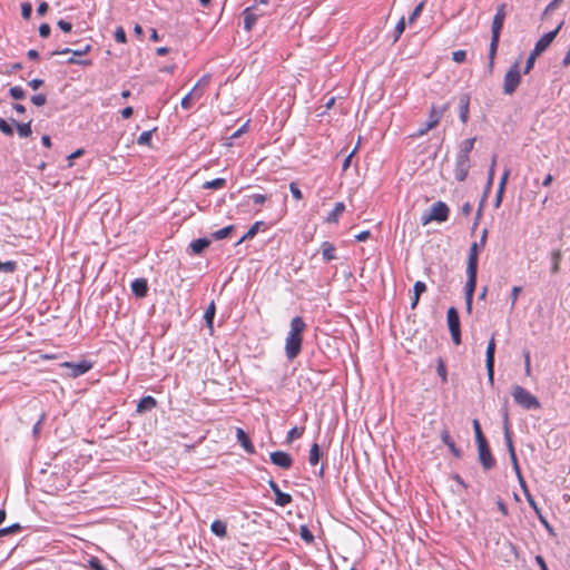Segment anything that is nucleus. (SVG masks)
I'll use <instances>...</instances> for the list:
<instances>
[{
  "mask_svg": "<svg viewBox=\"0 0 570 570\" xmlns=\"http://www.w3.org/2000/svg\"><path fill=\"white\" fill-rule=\"evenodd\" d=\"M156 406H157L156 399L154 396H151V395H147V396H142L139 400V402L137 404V407H136V411L138 413H145V412L151 411Z\"/></svg>",
  "mask_w": 570,
  "mask_h": 570,
  "instance_id": "nucleus-20",
  "label": "nucleus"
},
{
  "mask_svg": "<svg viewBox=\"0 0 570 570\" xmlns=\"http://www.w3.org/2000/svg\"><path fill=\"white\" fill-rule=\"evenodd\" d=\"M257 20V16L254 13H250V8H246L244 10V28L249 31L252 30L253 26L255 24Z\"/></svg>",
  "mask_w": 570,
  "mask_h": 570,
  "instance_id": "nucleus-34",
  "label": "nucleus"
},
{
  "mask_svg": "<svg viewBox=\"0 0 570 570\" xmlns=\"http://www.w3.org/2000/svg\"><path fill=\"white\" fill-rule=\"evenodd\" d=\"M249 198L254 202L256 205H262L267 200V196L263 194H253L249 196Z\"/></svg>",
  "mask_w": 570,
  "mask_h": 570,
  "instance_id": "nucleus-62",
  "label": "nucleus"
},
{
  "mask_svg": "<svg viewBox=\"0 0 570 570\" xmlns=\"http://www.w3.org/2000/svg\"><path fill=\"white\" fill-rule=\"evenodd\" d=\"M472 425H473V430H474L475 442L478 443L480 441L487 440L482 432L480 422L476 419L473 420Z\"/></svg>",
  "mask_w": 570,
  "mask_h": 570,
  "instance_id": "nucleus-45",
  "label": "nucleus"
},
{
  "mask_svg": "<svg viewBox=\"0 0 570 570\" xmlns=\"http://www.w3.org/2000/svg\"><path fill=\"white\" fill-rule=\"evenodd\" d=\"M30 100L35 106L40 107L47 102V96L45 94L33 95V96H31Z\"/></svg>",
  "mask_w": 570,
  "mask_h": 570,
  "instance_id": "nucleus-51",
  "label": "nucleus"
},
{
  "mask_svg": "<svg viewBox=\"0 0 570 570\" xmlns=\"http://www.w3.org/2000/svg\"><path fill=\"white\" fill-rule=\"evenodd\" d=\"M0 131L6 136H12L13 127L6 119L0 118Z\"/></svg>",
  "mask_w": 570,
  "mask_h": 570,
  "instance_id": "nucleus-47",
  "label": "nucleus"
},
{
  "mask_svg": "<svg viewBox=\"0 0 570 570\" xmlns=\"http://www.w3.org/2000/svg\"><path fill=\"white\" fill-rule=\"evenodd\" d=\"M271 462L282 469H289L293 464L292 456L284 452V451H275L272 452L271 455Z\"/></svg>",
  "mask_w": 570,
  "mask_h": 570,
  "instance_id": "nucleus-13",
  "label": "nucleus"
},
{
  "mask_svg": "<svg viewBox=\"0 0 570 570\" xmlns=\"http://www.w3.org/2000/svg\"><path fill=\"white\" fill-rule=\"evenodd\" d=\"M226 184V179L225 178H215L213 180H209V181H206L203 187L205 189H219L222 187H224Z\"/></svg>",
  "mask_w": 570,
  "mask_h": 570,
  "instance_id": "nucleus-38",
  "label": "nucleus"
},
{
  "mask_svg": "<svg viewBox=\"0 0 570 570\" xmlns=\"http://www.w3.org/2000/svg\"><path fill=\"white\" fill-rule=\"evenodd\" d=\"M131 291L138 298H142L148 293V282L146 278H136L131 282Z\"/></svg>",
  "mask_w": 570,
  "mask_h": 570,
  "instance_id": "nucleus-19",
  "label": "nucleus"
},
{
  "mask_svg": "<svg viewBox=\"0 0 570 570\" xmlns=\"http://www.w3.org/2000/svg\"><path fill=\"white\" fill-rule=\"evenodd\" d=\"M405 29V20H404V17H402L399 22L396 23L395 28H394V38H393V42H396L399 40V38L401 37V35L403 33Z\"/></svg>",
  "mask_w": 570,
  "mask_h": 570,
  "instance_id": "nucleus-46",
  "label": "nucleus"
},
{
  "mask_svg": "<svg viewBox=\"0 0 570 570\" xmlns=\"http://www.w3.org/2000/svg\"><path fill=\"white\" fill-rule=\"evenodd\" d=\"M446 109V107L442 108L441 110H436V108L433 106L432 109H431V112H430V116H429V119L426 120V122L424 124V126H422L421 128H419L417 132L415 134V136L420 137V136H423L425 135L429 130L433 129L434 127L438 126V124L440 122V119L444 112V110Z\"/></svg>",
  "mask_w": 570,
  "mask_h": 570,
  "instance_id": "nucleus-11",
  "label": "nucleus"
},
{
  "mask_svg": "<svg viewBox=\"0 0 570 570\" xmlns=\"http://www.w3.org/2000/svg\"><path fill=\"white\" fill-rule=\"evenodd\" d=\"M12 125L16 126L18 135L22 138L29 137L32 134L31 121L19 124L14 119H11Z\"/></svg>",
  "mask_w": 570,
  "mask_h": 570,
  "instance_id": "nucleus-29",
  "label": "nucleus"
},
{
  "mask_svg": "<svg viewBox=\"0 0 570 570\" xmlns=\"http://www.w3.org/2000/svg\"><path fill=\"white\" fill-rule=\"evenodd\" d=\"M151 137H153V130L142 131L137 139V144L148 146V145H150Z\"/></svg>",
  "mask_w": 570,
  "mask_h": 570,
  "instance_id": "nucleus-44",
  "label": "nucleus"
},
{
  "mask_svg": "<svg viewBox=\"0 0 570 570\" xmlns=\"http://www.w3.org/2000/svg\"><path fill=\"white\" fill-rule=\"evenodd\" d=\"M495 160H497V156L493 157L492 164L489 168L488 181H487V186H485V190H484V195H483L484 198L487 197V194L491 189L492 184H493Z\"/></svg>",
  "mask_w": 570,
  "mask_h": 570,
  "instance_id": "nucleus-36",
  "label": "nucleus"
},
{
  "mask_svg": "<svg viewBox=\"0 0 570 570\" xmlns=\"http://www.w3.org/2000/svg\"><path fill=\"white\" fill-rule=\"evenodd\" d=\"M503 433H504V441H505V445H507L509 454L512 453V452H515L514 446H513V442H512V436H511L510 428H509V415H508V412H504V414H503Z\"/></svg>",
  "mask_w": 570,
  "mask_h": 570,
  "instance_id": "nucleus-23",
  "label": "nucleus"
},
{
  "mask_svg": "<svg viewBox=\"0 0 570 570\" xmlns=\"http://www.w3.org/2000/svg\"><path fill=\"white\" fill-rule=\"evenodd\" d=\"M18 264L14 261H7L2 263L0 261V271L4 273H14L17 271Z\"/></svg>",
  "mask_w": 570,
  "mask_h": 570,
  "instance_id": "nucleus-43",
  "label": "nucleus"
},
{
  "mask_svg": "<svg viewBox=\"0 0 570 570\" xmlns=\"http://www.w3.org/2000/svg\"><path fill=\"white\" fill-rule=\"evenodd\" d=\"M51 28L48 23H41L39 26V36L41 38H48L50 36Z\"/></svg>",
  "mask_w": 570,
  "mask_h": 570,
  "instance_id": "nucleus-59",
  "label": "nucleus"
},
{
  "mask_svg": "<svg viewBox=\"0 0 570 570\" xmlns=\"http://www.w3.org/2000/svg\"><path fill=\"white\" fill-rule=\"evenodd\" d=\"M478 269H466V283L464 286V297H473L476 288Z\"/></svg>",
  "mask_w": 570,
  "mask_h": 570,
  "instance_id": "nucleus-14",
  "label": "nucleus"
},
{
  "mask_svg": "<svg viewBox=\"0 0 570 570\" xmlns=\"http://www.w3.org/2000/svg\"><path fill=\"white\" fill-rule=\"evenodd\" d=\"M83 153H85V150H83L82 148H79V149L75 150L73 153H71V154L68 156V158H67V159H68V166H69V167H71V166H72V164H73V163H72V161H73V159H76V158H78V157L82 156V155H83Z\"/></svg>",
  "mask_w": 570,
  "mask_h": 570,
  "instance_id": "nucleus-60",
  "label": "nucleus"
},
{
  "mask_svg": "<svg viewBox=\"0 0 570 570\" xmlns=\"http://www.w3.org/2000/svg\"><path fill=\"white\" fill-rule=\"evenodd\" d=\"M291 330L285 340V354L286 357L292 361L298 356L302 350L303 332L306 324L301 316H295L291 321Z\"/></svg>",
  "mask_w": 570,
  "mask_h": 570,
  "instance_id": "nucleus-1",
  "label": "nucleus"
},
{
  "mask_svg": "<svg viewBox=\"0 0 570 570\" xmlns=\"http://www.w3.org/2000/svg\"><path fill=\"white\" fill-rule=\"evenodd\" d=\"M449 214V206L444 202L439 200L422 214L421 224L425 226L431 222L444 223L448 220Z\"/></svg>",
  "mask_w": 570,
  "mask_h": 570,
  "instance_id": "nucleus-5",
  "label": "nucleus"
},
{
  "mask_svg": "<svg viewBox=\"0 0 570 570\" xmlns=\"http://www.w3.org/2000/svg\"><path fill=\"white\" fill-rule=\"evenodd\" d=\"M299 537L306 543L314 542V534L311 532V530L308 529V527L306 524H302L299 527Z\"/></svg>",
  "mask_w": 570,
  "mask_h": 570,
  "instance_id": "nucleus-37",
  "label": "nucleus"
},
{
  "mask_svg": "<svg viewBox=\"0 0 570 570\" xmlns=\"http://www.w3.org/2000/svg\"><path fill=\"white\" fill-rule=\"evenodd\" d=\"M322 256L325 262H331L336 258L335 246L330 242L322 243Z\"/></svg>",
  "mask_w": 570,
  "mask_h": 570,
  "instance_id": "nucleus-25",
  "label": "nucleus"
},
{
  "mask_svg": "<svg viewBox=\"0 0 570 570\" xmlns=\"http://www.w3.org/2000/svg\"><path fill=\"white\" fill-rule=\"evenodd\" d=\"M562 26H563V21H561L554 30L544 33L535 42L533 50L530 52V55H529V57H528V59L525 61V66L523 68V73L524 75L530 72V70L534 66L537 57L540 56L543 51H546L548 49V47L554 40V38L557 37V35L560 31V29L562 28Z\"/></svg>",
  "mask_w": 570,
  "mask_h": 570,
  "instance_id": "nucleus-3",
  "label": "nucleus"
},
{
  "mask_svg": "<svg viewBox=\"0 0 570 570\" xmlns=\"http://www.w3.org/2000/svg\"><path fill=\"white\" fill-rule=\"evenodd\" d=\"M345 205L343 203H336L334 208L328 213L326 217L327 223H337L338 216L344 212Z\"/></svg>",
  "mask_w": 570,
  "mask_h": 570,
  "instance_id": "nucleus-30",
  "label": "nucleus"
},
{
  "mask_svg": "<svg viewBox=\"0 0 570 570\" xmlns=\"http://www.w3.org/2000/svg\"><path fill=\"white\" fill-rule=\"evenodd\" d=\"M62 366L70 370L71 377H78L89 372L92 368L94 363L82 360L80 362H65L62 363Z\"/></svg>",
  "mask_w": 570,
  "mask_h": 570,
  "instance_id": "nucleus-9",
  "label": "nucleus"
},
{
  "mask_svg": "<svg viewBox=\"0 0 570 570\" xmlns=\"http://www.w3.org/2000/svg\"><path fill=\"white\" fill-rule=\"evenodd\" d=\"M304 432V428H297V426H294L292 428L288 433H287V436H286V443H292L295 439H298L302 436Z\"/></svg>",
  "mask_w": 570,
  "mask_h": 570,
  "instance_id": "nucleus-39",
  "label": "nucleus"
},
{
  "mask_svg": "<svg viewBox=\"0 0 570 570\" xmlns=\"http://www.w3.org/2000/svg\"><path fill=\"white\" fill-rule=\"evenodd\" d=\"M423 7H424V2H420L415 8L414 10L412 11V13L410 14L409 17V22L412 23L416 20V18L421 14L422 10H423Z\"/></svg>",
  "mask_w": 570,
  "mask_h": 570,
  "instance_id": "nucleus-52",
  "label": "nucleus"
},
{
  "mask_svg": "<svg viewBox=\"0 0 570 570\" xmlns=\"http://www.w3.org/2000/svg\"><path fill=\"white\" fill-rule=\"evenodd\" d=\"M509 176H510V169H509V168H507V169L503 171V174H502V176H501V178H500L499 186H498V188H499V189H501V191H504V190H505V186H507V181H508V179H509Z\"/></svg>",
  "mask_w": 570,
  "mask_h": 570,
  "instance_id": "nucleus-57",
  "label": "nucleus"
},
{
  "mask_svg": "<svg viewBox=\"0 0 570 570\" xmlns=\"http://www.w3.org/2000/svg\"><path fill=\"white\" fill-rule=\"evenodd\" d=\"M90 50H91V46L90 45H86V46L77 48V49L63 48V49H60V50H55V51H52L50 53V56L71 53L72 56L67 59V61H66L67 63H69V65H80V66H90L91 65V60H89V59H83V60L76 59V57H81L83 55H87Z\"/></svg>",
  "mask_w": 570,
  "mask_h": 570,
  "instance_id": "nucleus-6",
  "label": "nucleus"
},
{
  "mask_svg": "<svg viewBox=\"0 0 570 570\" xmlns=\"http://www.w3.org/2000/svg\"><path fill=\"white\" fill-rule=\"evenodd\" d=\"M323 456V452L320 448V445L315 442L312 444L311 449H309V454H308V462L311 465H316L318 464L321 458Z\"/></svg>",
  "mask_w": 570,
  "mask_h": 570,
  "instance_id": "nucleus-26",
  "label": "nucleus"
},
{
  "mask_svg": "<svg viewBox=\"0 0 570 570\" xmlns=\"http://www.w3.org/2000/svg\"><path fill=\"white\" fill-rule=\"evenodd\" d=\"M57 26L63 31V32H70L72 30V24L66 20L60 19L57 22Z\"/></svg>",
  "mask_w": 570,
  "mask_h": 570,
  "instance_id": "nucleus-63",
  "label": "nucleus"
},
{
  "mask_svg": "<svg viewBox=\"0 0 570 570\" xmlns=\"http://www.w3.org/2000/svg\"><path fill=\"white\" fill-rule=\"evenodd\" d=\"M234 228H235L234 225H228V226H226V227H224L222 229H218V230L214 232L212 234V236L216 240L224 239V238L228 237L232 234Z\"/></svg>",
  "mask_w": 570,
  "mask_h": 570,
  "instance_id": "nucleus-35",
  "label": "nucleus"
},
{
  "mask_svg": "<svg viewBox=\"0 0 570 570\" xmlns=\"http://www.w3.org/2000/svg\"><path fill=\"white\" fill-rule=\"evenodd\" d=\"M21 530H22V527H21L20 523H13V524H11L9 527L0 529V538L4 537V535L12 534V533H17V532H19Z\"/></svg>",
  "mask_w": 570,
  "mask_h": 570,
  "instance_id": "nucleus-42",
  "label": "nucleus"
},
{
  "mask_svg": "<svg viewBox=\"0 0 570 570\" xmlns=\"http://www.w3.org/2000/svg\"><path fill=\"white\" fill-rule=\"evenodd\" d=\"M446 322L449 331L461 328L459 312L455 307H449L446 312Z\"/></svg>",
  "mask_w": 570,
  "mask_h": 570,
  "instance_id": "nucleus-21",
  "label": "nucleus"
},
{
  "mask_svg": "<svg viewBox=\"0 0 570 570\" xmlns=\"http://www.w3.org/2000/svg\"><path fill=\"white\" fill-rule=\"evenodd\" d=\"M115 40L120 43H125L127 41V36L122 27H118L115 31Z\"/></svg>",
  "mask_w": 570,
  "mask_h": 570,
  "instance_id": "nucleus-53",
  "label": "nucleus"
},
{
  "mask_svg": "<svg viewBox=\"0 0 570 570\" xmlns=\"http://www.w3.org/2000/svg\"><path fill=\"white\" fill-rule=\"evenodd\" d=\"M267 483H268L269 489L275 494V504L276 505L286 507L289 503H292V501H293L292 495L289 493H285V492L281 491L278 484L273 479H269Z\"/></svg>",
  "mask_w": 570,
  "mask_h": 570,
  "instance_id": "nucleus-12",
  "label": "nucleus"
},
{
  "mask_svg": "<svg viewBox=\"0 0 570 570\" xmlns=\"http://www.w3.org/2000/svg\"><path fill=\"white\" fill-rule=\"evenodd\" d=\"M469 107H470V95L462 94L459 97V117L463 124L468 122L469 119Z\"/></svg>",
  "mask_w": 570,
  "mask_h": 570,
  "instance_id": "nucleus-17",
  "label": "nucleus"
},
{
  "mask_svg": "<svg viewBox=\"0 0 570 570\" xmlns=\"http://www.w3.org/2000/svg\"><path fill=\"white\" fill-rule=\"evenodd\" d=\"M426 292V285L422 281H416L413 286V295L421 297Z\"/></svg>",
  "mask_w": 570,
  "mask_h": 570,
  "instance_id": "nucleus-48",
  "label": "nucleus"
},
{
  "mask_svg": "<svg viewBox=\"0 0 570 570\" xmlns=\"http://www.w3.org/2000/svg\"><path fill=\"white\" fill-rule=\"evenodd\" d=\"M215 313H216V307H215V303L212 302L205 313H204V320H205V323L206 325L210 328V331H213V327H214V318H215Z\"/></svg>",
  "mask_w": 570,
  "mask_h": 570,
  "instance_id": "nucleus-31",
  "label": "nucleus"
},
{
  "mask_svg": "<svg viewBox=\"0 0 570 570\" xmlns=\"http://www.w3.org/2000/svg\"><path fill=\"white\" fill-rule=\"evenodd\" d=\"M495 341H494V335H492V337L490 338L489 343H488V346H487V351H485V364H489L490 367L494 366V362H495Z\"/></svg>",
  "mask_w": 570,
  "mask_h": 570,
  "instance_id": "nucleus-24",
  "label": "nucleus"
},
{
  "mask_svg": "<svg viewBox=\"0 0 570 570\" xmlns=\"http://www.w3.org/2000/svg\"><path fill=\"white\" fill-rule=\"evenodd\" d=\"M475 139H476L475 137H472V138H468V139L463 140L460 144L458 154L469 156V154L472 151V149L474 147Z\"/></svg>",
  "mask_w": 570,
  "mask_h": 570,
  "instance_id": "nucleus-33",
  "label": "nucleus"
},
{
  "mask_svg": "<svg viewBox=\"0 0 570 570\" xmlns=\"http://www.w3.org/2000/svg\"><path fill=\"white\" fill-rule=\"evenodd\" d=\"M193 95H196L198 97H200V94H196L195 92V88H193L180 101V106L184 108V109H189L191 104H190V99H191V96Z\"/></svg>",
  "mask_w": 570,
  "mask_h": 570,
  "instance_id": "nucleus-50",
  "label": "nucleus"
},
{
  "mask_svg": "<svg viewBox=\"0 0 570 570\" xmlns=\"http://www.w3.org/2000/svg\"><path fill=\"white\" fill-rule=\"evenodd\" d=\"M236 438H237V441L239 442V444L243 446V449L248 454H254L255 453L254 444L252 443L248 434L243 429L237 428V430H236Z\"/></svg>",
  "mask_w": 570,
  "mask_h": 570,
  "instance_id": "nucleus-18",
  "label": "nucleus"
},
{
  "mask_svg": "<svg viewBox=\"0 0 570 570\" xmlns=\"http://www.w3.org/2000/svg\"><path fill=\"white\" fill-rule=\"evenodd\" d=\"M480 248H482V247L480 246V244L478 242H473L470 245L468 262H466V269H478Z\"/></svg>",
  "mask_w": 570,
  "mask_h": 570,
  "instance_id": "nucleus-15",
  "label": "nucleus"
},
{
  "mask_svg": "<svg viewBox=\"0 0 570 570\" xmlns=\"http://www.w3.org/2000/svg\"><path fill=\"white\" fill-rule=\"evenodd\" d=\"M45 419H46V414L42 413L40 419L35 423V425L32 428V434L35 436H38L40 434L41 425H42V422L45 421Z\"/></svg>",
  "mask_w": 570,
  "mask_h": 570,
  "instance_id": "nucleus-58",
  "label": "nucleus"
},
{
  "mask_svg": "<svg viewBox=\"0 0 570 570\" xmlns=\"http://www.w3.org/2000/svg\"><path fill=\"white\" fill-rule=\"evenodd\" d=\"M562 253L560 249H553L551 253V274H557L560 271V261Z\"/></svg>",
  "mask_w": 570,
  "mask_h": 570,
  "instance_id": "nucleus-32",
  "label": "nucleus"
},
{
  "mask_svg": "<svg viewBox=\"0 0 570 570\" xmlns=\"http://www.w3.org/2000/svg\"><path fill=\"white\" fill-rule=\"evenodd\" d=\"M210 531L219 538H225L227 534V525L222 520H215L210 524Z\"/></svg>",
  "mask_w": 570,
  "mask_h": 570,
  "instance_id": "nucleus-27",
  "label": "nucleus"
},
{
  "mask_svg": "<svg viewBox=\"0 0 570 570\" xmlns=\"http://www.w3.org/2000/svg\"><path fill=\"white\" fill-rule=\"evenodd\" d=\"M289 191L296 200H301L303 198V194H302L301 189L298 188L297 184L291 183Z\"/></svg>",
  "mask_w": 570,
  "mask_h": 570,
  "instance_id": "nucleus-54",
  "label": "nucleus"
},
{
  "mask_svg": "<svg viewBox=\"0 0 570 570\" xmlns=\"http://www.w3.org/2000/svg\"><path fill=\"white\" fill-rule=\"evenodd\" d=\"M440 438L442 442L448 446L449 451L455 456L461 458L462 451L455 445L454 440L450 435V432L448 429H443L441 431Z\"/></svg>",
  "mask_w": 570,
  "mask_h": 570,
  "instance_id": "nucleus-16",
  "label": "nucleus"
},
{
  "mask_svg": "<svg viewBox=\"0 0 570 570\" xmlns=\"http://www.w3.org/2000/svg\"><path fill=\"white\" fill-rule=\"evenodd\" d=\"M478 444L479 461L484 470H491L495 466V459L493 458L490 445L487 440L480 441Z\"/></svg>",
  "mask_w": 570,
  "mask_h": 570,
  "instance_id": "nucleus-8",
  "label": "nucleus"
},
{
  "mask_svg": "<svg viewBox=\"0 0 570 570\" xmlns=\"http://www.w3.org/2000/svg\"><path fill=\"white\" fill-rule=\"evenodd\" d=\"M210 245V239L207 237H200L197 239H194L189 244V248L193 254L199 255L202 254L208 246Z\"/></svg>",
  "mask_w": 570,
  "mask_h": 570,
  "instance_id": "nucleus-22",
  "label": "nucleus"
},
{
  "mask_svg": "<svg viewBox=\"0 0 570 570\" xmlns=\"http://www.w3.org/2000/svg\"><path fill=\"white\" fill-rule=\"evenodd\" d=\"M521 82L519 61H515L507 71L503 80V92L512 95Z\"/></svg>",
  "mask_w": 570,
  "mask_h": 570,
  "instance_id": "nucleus-7",
  "label": "nucleus"
},
{
  "mask_svg": "<svg viewBox=\"0 0 570 570\" xmlns=\"http://www.w3.org/2000/svg\"><path fill=\"white\" fill-rule=\"evenodd\" d=\"M470 169V157L456 154L454 177L459 181L465 180Z\"/></svg>",
  "mask_w": 570,
  "mask_h": 570,
  "instance_id": "nucleus-10",
  "label": "nucleus"
},
{
  "mask_svg": "<svg viewBox=\"0 0 570 570\" xmlns=\"http://www.w3.org/2000/svg\"><path fill=\"white\" fill-rule=\"evenodd\" d=\"M32 14V4L30 2H23L21 4V16L24 20H29Z\"/></svg>",
  "mask_w": 570,
  "mask_h": 570,
  "instance_id": "nucleus-49",
  "label": "nucleus"
},
{
  "mask_svg": "<svg viewBox=\"0 0 570 570\" xmlns=\"http://www.w3.org/2000/svg\"><path fill=\"white\" fill-rule=\"evenodd\" d=\"M522 291V288L520 286H514L511 291V295H510V298H511V307L513 308L515 303H517V299H518V296L520 294V292Z\"/></svg>",
  "mask_w": 570,
  "mask_h": 570,
  "instance_id": "nucleus-61",
  "label": "nucleus"
},
{
  "mask_svg": "<svg viewBox=\"0 0 570 570\" xmlns=\"http://www.w3.org/2000/svg\"><path fill=\"white\" fill-rule=\"evenodd\" d=\"M507 17V3H501L497 8L491 27V41L489 46V72L491 73L494 66L501 31Z\"/></svg>",
  "mask_w": 570,
  "mask_h": 570,
  "instance_id": "nucleus-2",
  "label": "nucleus"
},
{
  "mask_svg": "<svg viewBox=\"0 0 570 570\" xmlns=\"http://www.w3.org/2000/svg\"><path fill=\"white\" fill-rule=\"evenodd\" d=\"M436 373L441 377L442 383L445 384L448 382V373L445 363L442 358H439L438 361Z\"/></svg>",
  "mask_w": 570,
  "mask_h": 570,
  "instance_id": "nucleus-40",
  "label": "nucleus"
},
{
  "mask_svg": "<svg viewBox=\"0 0 570 570\" xmlns=\"http://www.w3.org/2000/svg\"><path fill=\"white\" fill-rule=\"evenodd\" d=\"M9 95L14 99V100H22L26 98V91L23 90L22 87L20 86H16V87H11L9 89Z\"/></svg>",
  "mask_w": 570,
  "mask_h": 570,
  "instance_id": "nucleus-41",
  "label": "nucleus"
},
{
  "mask_svg": "<svg viewBox=\"0 0 570 570\" xmlns=\"http://www.w3.org/2000/svg\"><path fill=\"white\" fill-rule=\"evenodd\" d=\"M452 59L453 61L458 62V63H462L465 61L466 59V51L465 50H456L453 52L452 55Z\"/></svg>",
  "mask_w": 570,
  "mask_h": 570,
  "instance_id": "nucleus-56",
  "label": "nucleus"
},
{
  "mask_svg": "<svg viewBox=\"0 0 570 570\" xmlns=\"http://www.w3.org/2000/svg\"><path fill=\"white\" fill-rule=\"evenodd\" d=\"M511 395L514 402L524 410H538L541 407L538 397L520 385L512 386Z\"/></svg>",
  "mask_w": 570,
  "mask_h": 570,
  "instance_id": "nucleus-4",
  "label": "nucleus"
},
{
  "mask_svg": "<svg viewBox=\"0 0 570 570\" xmlns=\"http://www.w3.org/2000/svg\"><path fill=\"white\" fill-rule=\"evenodd\" d=\"M264 225L263 222H255L248 230L240 237V239L236 243V245L242 244L245 240L252 239L255 237V235L258 233L259 227Z\"/></svg>",
  "mask_w": 570,
  "mask_h": 570,
  "instance_id": "nucleus-28",
  "label": "nucleus"
},
{
  "mask_svg": "<svg viewBox=\"0 0 570 570\" xmlns=\"http://www.w3.org/2000/svg\"><path fill=\"white\" fill-rule=\"evenodd\" d=\"M89 567H90L91 570H107L106 567L96 557H92L89 560Z\"/></svg>",
  "mask_w": 570,
  "mask_h": 570,
  "instance_id": "nucleus-55",
  "label": "nucleus"
},
{
  "mask_svg": "<svg viewBox=\"0 0 570 570\" xmlns=\"http://www.w3.org/2000/svg\"><path fill=\"white\" fill-rule=\"evenodd\" d=\"M452 341L455 345L461 344V328L450 331Z\"/></svg>",
  "mask_w": 570,
  "mask_h": 570,
  "instance_id": "nucleus-64",
  "label": "nucleus"
}]
</instances>
